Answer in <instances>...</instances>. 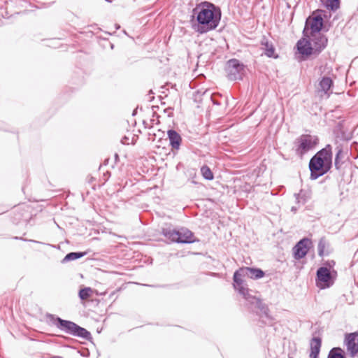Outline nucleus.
Here are the masks:
<instances>
[{"mask_svg":"<svg viewBox=\"0 0 358 358\" xmlns=\"http://www.w3.org/2000/svg\"><path fill=\"white\" fill-rule=\"evenodd\" d=\"M106 1H108V0H106Z\"/></svg>","mask_w":358,"mask_h":358,"instance_id":"obj_34","label":"nucleus"},{"mask_svg":"<svg viewBox=\"0 0 358 358\" xmlns=\"http://www.w3.org/2000/svg\"><path fill=\"white\" fill-rule=\"evenodd\" d=\"M327 358H346L343 350L341 348H333L329 352Z\"/></svg>","mask_w":358,"mask_h":358,"instance_id":"obj_19","label":"nucleus"},{"mask_svg":"<svg viewBox=\"0 0 358 358\" xmlns=\"http://www.w3.org/2000/svg\"><path fill=\"white\" fill-rule=\"evenodd\" d=\"M333 85L332 80L329 77H323L319 83L318 92L324 94H327L329 96V91ZM322 96V94H321Z\"/></svg>","mask_w":358,"mask_h":358,"instance_id":"obj_17","label":"nucleus"},{"mask_svg":"<svg viewBox=\"0 0 358 358\" xmlns=\"http://www.w3.org/2000/svg\"><path fill=\"white\" fill-rule=\"evenodd\" d=\"M310 42L315 53L318 54L326 47L327 38L319 32L313 34V36H311Z\"/></svg>","mask_w":358,"mask_h":358,"instance_id":"obj_12","label":"nucleus"},{"mask_svg":"<svg viewBox=\"0 0 358 358\" xmlns=\"http://www.w3.org/2000/svg\"><path fill=\"white\" fill-rule=\"evenodd\" d=\"M167 135L172 150H178L182 142V138L180 135L173 129L169 130L167 131Z\"/></svg>","mask_w":358,"mask_h":358,"instance_id":"obj_14","label":"nucleus"},{"mask_svg":"<svg viewBox=\"0 0 358 358\" xmlns=\"http://www.w3.org/2000/svg\"><path fill=\"white\" fill-rule=\"evenodd\" d=\"M332 166L331 146L327 145L318 151L310 160V179L316 180L327 173Z\"/></svg>","mask_w":358,"mask_h":358,"instance_id":"obj_3","label":"nucleus"},{"mask_svg":"<svg viewBox=\"0 0 358 358\" xmlns=\"http://www.w3.org/2000/svg\"><path fill=\"white\" fill-rule=\"evenodd\" d=\"M299 52L304 56H310L315 53L310 41L305 39L299 40L296 43Z\"/></svg>","mask_w":358,"mask_h":358,"instance_id":"obj_13","label":"nucleus"},{"mask_svg":"<svg viewBox=\"0 0 358 358\" xmlns=\"http://www.w3.org/2000/svg\"><path fill=\"white\" fill-rule=\"evenodd\" d=\"M209 96H210V99H211V100H212V101H213V104H215V105H220V104L218 101H215V100L213 98L212 94H209Z\"/></svg>","mask_w":358,"mask_h":358,"instance_id":"obj_27","label":"nucleus"},{"mask_svg":"<svg viewBox=\"0 0 358 358\" xmlns=\"http://www.w3.org/2000/svg\"><path fill=\"white\" fill-rule=\"evenodd\" d=\"M344 343L351 357H355L358 353V333L345 334Z\"/></svg>","mask_w":358,"mask_h":358,"instance_id":"obj_10","label":"nucleus"},{"mask_svg":"<svg viewBox=\"0 0 358 358\" xmlns=\"http://www.w3.org/2000/svg\"><path fill=\"white\" fill-rule=\"evenodd\" d=\"M291 210H292V212H294V213H295V212L296 211V210H297V209H296V207H294V206H293V207L292 208V209H291Z\"/></svg>","mask_w":358,"mask_h":358,"instance_id":"obj_28","label":"nucleus"},{"mask_svg":"<svg viewBox=\"0 0 358 358\" xmlns=\"http://www.w3.org/2000/svg\"><path fill=\"white\" fill-rule=\"evenodd\" d=\"M321 345L322 340L320 337H313L311 339L310 358H318Z\"/></svg>","mask_w":358,"mask_h":358,"instance_id":"obj_16","label":"nucleus"},{"mask_svg":"<svg viewBox=\"0 0 358 358\" xmlns=\"http://www.w3.org/2000/svg\"><path fill=\"white\" fill-rule=\"evenodd\" d=\"M241 272L243 275L252 279H259L264 275V272L262 269L256 268L243 267L241 268Z\"/></svg>","mask_w":358,"mask_h":358,"instance_id":"obj_15","label":"nucleus"},{"mask_svg":"<svg viewBox=\"0 0 358 358\" xmlns=\"http://www.w3.org/2000/svg\"><path fill=\"white\" fill-rule=\"evenodd\" d=\"M289 358H293V357H289Z\"/></svg>","mask_w":358,"mask_h":358,"instance_id":"obj_35","label":"nucleus"},{"mask_svg":"<svg viewBox=\"0 0 358 358\" xmlns=\"http://www.w3.org/2000/svg\"><path fill=\"white\" fill-rule=\"evenodd\" d=\"M336 150H337V152H336V157H335V166H336V169H338L340 167L341 160L344 158L345 153H344L343 149L339 146H338L336 148Z\"/></svg>","mask_w":358,"mask_h":358,"instance_id":"obj_22","label":"nucleus"},{"mask_svg":"<svg viewBox=\"0 0 358 358\" xmlns=\"http://www.w3.org/2000/svg\"><path fill=\"white\" fill-rule=\"evenodd\" d=\"M340 6V1L339 0H327V7L330 10L335 11Z\"/></svg>","mask_w":358,"mask_h":358,"instance_id":"obj_25","label":"nucleus"},{"mask_svg":"<svg viewBox=\"0 0 358 358\" xmlns=\"http://www.w3.org/2000/svg\"><path fill=\"white\" fill-rule=\"evenodd\" d=\"M244 71V66L238 59H232L227 62L226 72L227 77L231 80L242 79Z\"/></svg>","mask_w":358,"mask_h":358,"instance_id":"obj_8","label":"nucleus"},{"mask_svg":"<svg viewBox=\"0 0 358 358\" xmlns=\"http://www.w3.org/2000/svg\"><path fill=\"white\" fill-rule=\"evenodd\" d=\"M92 293V289L90 287H85L79 291V297L82 300H86L90 297Z\"/></svg>","mask_w":358,"mask_h":358,"instance_id":"obj_23","label":"nucleus"},{"mask_svg":"<svg viewBox=\"0 0 358 358\" xmlns=\"http://www.w3.org/2000/svg\"><path fill=\"white\" fill-rule=\"evenodd\" d=\"M201 173L203 177L206 180H211L214 178L213 172L208 166H203L201 168Z\"/></svg>","mask_w":358,"mask_h":358,"instance_id":"obj_21","label":"nucleus"},{"mask_svg":"<svg viewBox=\"0 0 358 358\" xmlns=\"http://www.w3.org/2000/svg\"><path fill=\"white\" fill-rule=\"evenodd\" d=\"M106 1H108V0H106Z\"/></svg>","mask_w":358,"mask_h":358,"instance_id":"obj_33","label":"nucleus"},{"mask_svg":"<svg viewBox=\"0 0 358 358\" xmlns=\"http://www.w3.org/2000/svg\"><path fill=\"white\" fill-rule=\"evenodd\" d=\"M326 247V241L324 238H321L318 243L317 245V252L318 255L320 257H322L324 255V249Z\"/></svg>","mask_w":358,"mask_h":358,"instance_id":"obj_26","label":"nucleus"},{"mask_svg":"<svg viewBox=\"0 0 358 358\" xmlns=\"http://www.w3.org/2000/svg\"><path fill=\"white\" fill-rule=\"evenodd\" d=\"M310 241L308 238H303L299 241L293 248L294 257L296 259L304 257L308 251V245Z\"/></svg>","mask_w":358,"mask_h":358,"instance_id":"obj_11","label":"nucleus"},{"mask_svg":"<svg viewBox=\"0 0 358 358\" xmlns=\"http://www.w3.org/2000/svg\"><path fill=\"white\" fill-rule=\"evenodd\" d=\"M243 276L241 268L234 273L233 278L234 289H237L245 299L248 308L259 315L263 322L266 324L271 322L273 318L269 314L268 308L259 299L252 296L250 294V290L243 286V280L241 279V277Z\"/></svg>","mask_w":358,"mask_h":358,"instance_id":"obj_2","label":"nucleus"},{"mask_svg":"<svg viewBox=\"0 0 358 358\" xmlns=\"http://www.w3.org/2000/svg\"><path fill=\"white\" fill-rule=\"evenodd\" d=\"M261 45L262 46V49L264 50L265 55L268 57L278 58V56L275 55V48L265 37L262 40Z\"/></svg>","mask_w":358,"mask_h":358,"instance_id":"obj_18","label":"nucleus"},{"mask_svg":"<svg viewBox=\"0 0 358 358\" xmlns=\"http://www.w3.org/2000/svg\"><path fill=\"white\" fill-rule=\"evenodd\" d=\"M115 158H118V155L117 154H115Z\"/></svg>","mask_w":358,"mask_h":358,"instance_id":"obj_31","label":"nucleus"},{"mask_svg":"<svg viewBox=\"0 0 358 358\" xmlns=\"http://www.w3.org/2000/svg\"><path fill=\"white\" fill-rule=\"evenodd\" d=\"M296 141L298 143L296 153L302 156L309 150L313 149L318 143L319 139L316 136L303 134L298 138Z\"/></svg>","mask_w":358,"mask_h":358,"instance_id":"obj_6","label":"nucleus"},{"mask_svg":"<svg viewBox=\"0 0 358 358\" xmlns=\"http://www.w3.org/2000/svg\"><path fill=\"white\" fill-rule=\"evenodd\" d=\"M48 318L50 319L52 324L66 334L80 337L87 341L92 338L90 331L80 327L73 322L63 320L52 314L48 315Z\"/></svg>","mask_w":358,"mask_h":358,"instance_id":"obj_4","label":"nucleus"},{"mask_svg":"<svg viewBox=\"0 0 358 358\" xmlns=\"http://www.w3.org/2000/svg\"><path fill=\"white\" fill-rule=\"evenodd\" d=\"M85 255V252H72L68 253L63 259L62 262H66L83 257Z\"/></svg>","mask_w":358,"mask_h":358,"instance_id":"obj_20","label":"nucleus"},{"mask_svg":"<svg viewBox=\"0 0 358 358\" xmlns=\"http://www.w3.org/2000/svg\"><path fill=\"white\" fill-rule=\"evenodd\" d=\"M323 27V19L321 15H318L313 17H309L306 21V25L303 33L310 31V36L313 34L319 33Z\"/></svg>","mask_w":358,"mask_h":358,"instance_id":"obj_9","label":"nucleus"},{"mask_svg":"<svg viewBox=\"0 0 358 358\" xmlns=\"http://www.w3.org/2000/svg\"><path fill=\"white\" fill-rule=\"evenodd\" d=\"M207 94H208L207 91L204 92V93H203L204 95H207Z\"/></svg>","mask_w":358,"mask_h":358,"instance_id":"obj_30","label":"nucleus"},{"mask_svg":"<svg viewBox=\"0 0 358 358\" xmlns=\"http://www.w3.org/2000/svg\"><path fill=\"white\" fill-rule=\"evenodd\" d=\"M29 241H32V242H34V243H41V242L37 241L29 240Z\"/></svg>","mask_w":358,"mask_h":358,"instance_id":"obj_29","label":"nucleus"},{"mask_svg":"<svg viewBox=\"0 0 358 358\" xmlns=\"http://www.w3.org/2000/svg\"><path fill=\"white\" fill-rule=\"evenodd\" d=\"M221 17L220 7L209 1H202L192 11V28L200 34L208 33L218 27Z\"/></svg>","mask_w":358,"mask_h":358,"instance_id":"obj_1","label":"nucleus"},{"mask_svg":"<svg viewBox=\"0 0 358 358\" xmlns=\"http://www.w3.org/2000/svg\"><path fill=\"white\" fill-rule=\"evenodd\" d=\"M162 234L171 242L192 243L196 241L194 234L187 228L182 227L178 230L163 229Z\"/></svg>","mask_w":358,"mask_h":358,"instance_id":"obj_5","label":"nucleus"},{"mask_svg":"<svg viewBox=\"0 0 358 358\" xmlns=\"http://www.w3.org/2000/svg\"><path fill=\"white\" fill-rule=\"evenodd\" d=\"M55 358H62V357L59 356H57V357H55Z\"/></svg>","mask_w":358,"mask_h":358,"instance_id":"obj_32","label":"nucleus"},{"mask_svg":"<svg viewBox=\"0 0 358 358\" xmlns=\"http://www.w3.org/2000/svg\"><path fill=\"white\" fill-rule=\"evenodd\" d=\"M294 196L297 203H302L303 204H304L308 199L307 193L303 190H301L298 194H294Z\"/></svg>","mask_w":358,"mask_h":358,"instance_id":"obj_24","label":"nucleus"},{"mask_svg":"<svg viewBox=\"0 0 358 358\" xmlns=\"http://www.w3.org/2000/svg\"><path fill=\"white\" fill-rule=\"evenodd\" d=\"M334 283V278L330 270L327 267L322 266L317 270L316 285L320 289L329 288Z\"/></svg>","mask_w":358,"mask_h":358,"instance_id":"obj_7","label":"nucleus"}]
</instances>
